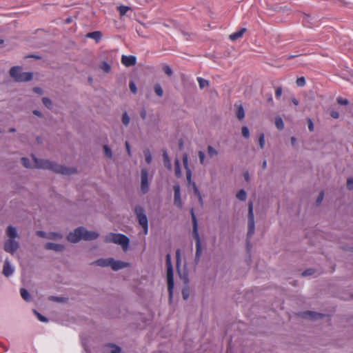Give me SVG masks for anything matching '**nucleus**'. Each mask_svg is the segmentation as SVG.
Masks as SVG:
<instances>
[{"label":"nucleus","instance_id":"1","mask_svg":"<svg viewBox=\"0 0 353 353\" xmlns=\"http://www.w3.org/2000/svg\"><path fill=\"white\" fill-rule=\"evenodd\" d=\"M99 234L93 231H88L84 227H79L76 228L73 232H71L67 236L68 241L75 243L81 240L92 241L97 239Z\"/></svg>","mask_w":353,"mask_h":353},{"label":"nucleus","instance_id":"2","mask_svg":"<svg viewBox=\"0 0 353 353\" xmlns=\"http://www.w3.org/2000/svg\"><path fill=\"white\" fill-rule=\"evenodd\" d=\"M104 241L107 243H113L122 247L123 251H127L129 246L130 239L122 234L109 233L104 237Z\"/></svg>","mask_w":353,"mask_h":353},{"label":"nucleus","instance_id":"3","mask_svg":"<svg viewBox=\"0 0 353 353\" xmlns=\"http://www.w3.org/2000/svg\"><path fill=\"white\" fill-rule=\"evenodd\" d=\"M165 262L167 266L166 271V277H167V284H168V292L169 294V299L170 301H172L173 297V290H174V274H173V267L171 261V256L170 254H168L165 256Z\"/></svg>","mask_w":353,"mask_h":353},{"label":"nucleus","instance_id":"4","mask_svg":"<svg viewBox=\"0 0 353 353\" xmlns=\"http://www.w3.org/2000/svg\"><path fill=\"white\" fill-rule=\"evenodd\" d=\"M255 231L254 216L253 212V202H248V232H247V247L250 248V239L252 237Z\"/></svg>","mask_w":353,"mask_h":353},{"label":"nucleus","instance_id":"5","mask_svg":"<svg viewBox=\"0 0 353 353\" xmlns=\"http://www.w3.org/2000/svg\"><path fill=\"white\" fill-rule=\"evenodd\" d=\"M10 75L17 82H27L30 81L33 78L32 72H23L20 66H14L10 68L9 71Z\"/></svg>","mask_w":353,"mask_h":353},{"label":"nucleus","instance_id":"6","mask_svg":"<svg viewBox=\"0 0 353 353\" xmlns=\"http://www.w3.org/2000/svg\"><path fill=\"white\" fill-rule=\"evenodd\" d=\"M191 217L192 221V234L193 236L196 241V252L195 256L197 257H201L202 255V249H201V238L198 232V223L196 217L194 214V209L192 208L190 210Z\"/></svg>","mask_w":353,"mask_h":353},{"label":"nucleus","instance_id":"7","mask_svg":"<svg viewBox=\"0 0 353 353\" xmlns=\"http://www.w3.org/2000/svg\"><path fill=\"white\" fill-rule=\"evenodd\" d=\"M134 212L137 216L139 224L142 227L143 230V233L147 234L148 232V221L145 215L144 208L141 205H137L134 208Z\"/></svg>","mask_w":353,"mask_h":353},{"label":"nucleus","instance_id":"8","mask_svg":"<svg viewBox=\"0 0 353 353\" xmlns=\"http://www.w3.org/2000/svg\"><path fill=\"white\" fill-rule=\"evenodd\" d=\"M49 170L56 174L63 175H72L77 173V170L74 167H67L63 165L59 164L54 161H51Z\"/></svg>","mask_w":353,"mask_h":353},{"label":"nucleus","instance_id":"9","mask_svg":"<svg viewBox=\"0 0 353 353\" xmlns=\"http://www.w3.org/2000/svg\"><path fill=\"white\" fill-rule=\"evenodd\" d=\"M141 191L146 194L149 191L148 170L147 168H142L141 170Z\"/></svg>","mask_w":353,"mask_h":353},{"label":"nucleus","instance_id":"10","mask_svg":"<svg viewBox=\"0 0 353 353\" xmlns=\"http://www.w3.org/2000/svg\"><path fill=\"white\" fill-rule=\"evenodd\" d=\"M19 248V243L15 239H7L3 245L4 250L11 254H14Z\"/></svg>","mask_w":353,"mask_h":353},{"label":"nucleus","instance_id":"11","mask_svg":"<svg viewBox=\"0 0 353 353\" xmlns=\"http://www.w3.org/2000/svg\"><path fill=\"white\" fill-rule=\"evenodd\" d=\"M34 165V168L48 170L52 161L48 159H37L34 155H32Z\"/></svg>","mask_w":353,"mask_h":353},{"label":"nucleus","instance_id":"12","mask_svg":"<svg viewBox=\"0 0 353 353\" xmlns=\"http://www.w3.org/2000/svg\"><path fill=\"white\" fill-rule=\"evenodd\" d=\"M174 190V204L179 208H182L183 203L181 198L180 185L176 184L173 187Z\"/></svg>","mask_w":353,"mask_h":353},{"label":"nucleus","instance_id":"13","mask_svg":"<svg viewBox=\"0 0 353 353\" xmlns=\"http://www.w3.org/2000/svg\"><path fill=\"white\" fill-rule=\"evenodd\" d=\"M110 267L112 270L118 271L119 270L123 269L125 268H128L130 266V263L124 262L119 260H114L113 258L110 260Z\"/></svg>","mask_w":353,"mask_h":353},{"label":"nucleus","instance_id":"14","mask_svg":"<svg viewBox=\"0 0 353 353\" xmlns=\"http://www.w3.org/2000/svg\"><path fill=\"white\" fill-rule=\"evenodd\" d=\"M44 248L47 250H53L57 252H62L65 250V248L63 244L49 242L45 244Z\"/></svg>","mask_w":353,"mask_h":353},{"label":"nucleus","instance_id":"15","mask_svg":"<svg viewBox=\"0 0 353 353\" xmlns=\"http://www.w3.org/2000/svg\"><path fill=\"white\" fill-rule=\"evenodd\" d=\"M121 61L125 67L133 66L137 63V58L132 55H122Z\"/></svg>","mask_w":353,"mask_h":353},{"label":"nucleus","instance_id":"16","mask_svg":"<svg viewBox=\"0 0 353 353\" xmlns=\"http://www.w3.org/2000/svg\"><path fill=\"white\" fill-rule=\"evenodd\" d=\"M13 272L14 268L12 267L9 260L6 259L3 263V268L2 271L3 274L5 276L8 277L11 276L13 274Z\"/></svg>","mask_w":353,"mask_h":353},{"label":"nucleus","instance_id":"17","mask_svg":"<svg viewBox=\"0 0 353 353\" xmlns=\"http://www.w3.org/2000/svg\"><path fill=\"white\" fill-rule=\"evenodd\" d=\"M6 234L8 237V239H15L19 237L17 229L12 225L8 226L6 230Z\"/></svg>","mask_w":353,"mask_h":353},{"label":"nucleus","instance_id":"18","mask_svg":"<svg viewBox=\"0 0 353 353\" xmlns=\"http://www.w3.org/2000/svg\"><path fill=\"white\" fill-rule=\"evenodd\" d=\"M111 259H112V258L99 259H97V261H94L92 264L96 265H98L100 267H103V268L108 267V266L110 267V264H111L110 260Z\"/></svg>","mask_w":353,"mask_h":353},{"label":"nucleus","instance_id":"19","mask_svg":"<svg viewBox=\"0 0 353 353\" xmlns=\"http://www.w3.org/2000/svg\"><path fill=\"white\" fill-rule=\"evenodd\" d=\"M85 37L92 39L96 41V43H99L102 38V33L100 31H94V32H88L85 35Z\"/></svg>","mask_w":353,"mask_h":353},{"label":"nucleus","instance_id":"20","mask_svg":"<svg viewBox=\"0 0 353 353\" xmlns=\"http://www.w3.org/2000/svg\"><path fill=\"white\" fill-rule=\"evenodd\" d=\"M245 32H246V28H242L239 30L231 34L229 37L230 39L232 41H235V40L241 38Z\"/></svg>","mask_w":353,"mask_h":353},{"label":"nucleus","instance_id":"21","mask_svg":"<svg viewBox=\"0 0 353 353\" xmlns=\"http://www.w3.org/2000/svg\"><path fill=\"white\" fill-rule=\"evenodd\" d=\"M236 108V117L239 120H242L245 117V112L243 105L240 104H235Z\"/></svg>","mask_w":353,"mask_h":353},{"label":"nucleus","instance_id":"22","mask_svg":"<svg viewBox=\"0 0 353 353\" xmlns=\"http://www.w3.org/2000/svg\"><path fill=\"white\" fill-rule=\"evenodd\" d=\"M163 164L165 168H167L169 170H172V164L170 159L168 157L167 152L165 150L163 152Z\"/></svg>","mask_w":353,"mask_h":353},{"label":"nucleus","instance_id":"23","mask_svg":"<svg viewBox=\"0 0 353 353\" xmlns=\"http://www.w3.org/2000/svg\"><path fill=\"white\" fill-rule=\"evenodd\" d=\"M63 234L59 232H48V239L59 241L63 239Z\"/></svg>","mask_w":353,"mask_h":353},{"label":"nucleus","instance_id":"24","mask_svg":"<svg viewBox=\"0 0 353 353\" xmlns=\"http://www.w3.org/2000/svg\"><path fill=\"white\" fill-rule=\"evenodd\" d=\"M174 173L176 177L179 178L181 176V170L180 167V161L178 159H175L174 161Z\"/></svg>","mask_w":353,"mask_h":353},{"label":"nucleus","instance_id":"25","mask_svg":"<svg viewBox=\"0 0 353 353\" xmlns=\"http://www.w3.org/2000/svg\"><path fill=\"white\" fill-rule=\"evenodd\" d=\"M207 152L210 158H213L219 154L218 151L212 145H208L207 147Z\"/></svg>","mask_w":353,"mask_h":353},{"label":"nucleus","instance_id":"26","mask_svg":"<svg viewBox=\"0 0 353 353\" xmlns=\"http://www.w3.org/2000/svg\"><path fill=\"white\" fill-rule=\"evenodd\" d=\"M304 316L316 319L318 318H321L323 316V314H319V313H316L314 312L307 311L304 313Z\"/></svg>","mask_w":353,"mask_h":353},{"label":"nucleus","instance_id":"27","mask_svg":"<svg viewBox=\"0 0 353 353\" xmlns=\"http://www.w3.org/2000/svg\"><path fill=\"white\" fill-rule=\"evenodd\" d=\"M48 300L54 301V302H57V303H66L68 301L67 298L55 296H49Z\"/></svg>","mask_w":353,"mask_h":353},{"label":"nucleus","instance_id":"28","mask_svg":"<svg viewBox=\"0 0 353 353\" xmlns=\"http://www.w3.org/2000/svg\"><path fill=\"white\" fill-rule=\"evenodd\" d=\"M197 81H198V83L199 85V88L201 90L209 85V81L206 79L201 78V77H198Z\"/></svg>","mask_w":353,"mask_h":353},{"label":"nucleus","instance_id":"29","mask_svg":"<svg viewBox=\"0 0 353 353\" xmlns=\"http://www.w3.org/2000/svg\"><path fill=\"white\" fill-rule=\"evenodd\" d=\"M275 125L277 128V129L281 130L284 128V123L283 121V119L280 117H277L275 119Z\"/></svg>","mask_w":353,"mask_h":353},{"label":"nucleus","instance_id":"30","mask_svg":"<svg viewBox=\"0 0 353 353\" xmlns=\"http://www.w3.org/2000/svg\"><path fill=\"white\" fill-rule=\"evenodd\" d=\"M236 198L241 201H245L247 198L246 192L244 190H240L236 194Z\"/></svg>","mask_w":353,"mask_h":353},{"label":"nucleus","instance_id":"31","mask_svg":"<svg viewBox=\"0 0 353 353\" xmlns=\"http://www.w3.org/2000/svg\"><path fill=\"white\" fill-rule=\"evenodd\" d=\"M154 90L158 97H161L163 96V90L160 84H159V83L155 84L154 86Z\"/></svg>","mask_w":353,"mask_h":353},{"label":"nucleus","instance_id":"32","mask_svg":"<svg viewBox=\"0 0 353 353\" xmlns=\"http://www.w3.org/2000/svg\"><path fill=\"white\" fill-rule=\"evenodd\" d=\"M190 294V288L188 285H185L182 290V296L184 300H187Z\"/></svg>","mask_w":353,"mask_h":353},{"label":"nucleus","instance_id":"33","mask_svg":"<svg viewBox=\"0 0 353 353\" xmlns=\"http://www.w3.org/2000/svg\"><path fill=\"white\" fill-rule=\"evenodd\" d=\"M20 294H21V297L26 301H30V294H29V292H28L27 290L24 289V288H21L20 290Z\"/></svg>","mask_w":353,"mask_h":353},{"label":"nucleus","instance_id":"34","mask_svg":"<svg viewBox=\"0 0 353 353\" xmlns=\"http://www.w3.org/2000/svg\"><path fill=\"white\" fill-rule=\"evenodd\" d=\"M100 68L106 73L110 72L111 70L110 65L105 61L101 63L100 65Z\"/></svg>","mask_w":353,"mask_h":353},{"label":"nucleus","instance_id":"35","mask_svg":"<svg viewBox=\"0 0 353 353\" xmlns=\"http://www.w3.org/2000/svg\"><path fill=\"white\" fill-rule=\"evenodd\" d=\"M21 163L26 168H34V165H32L30 160L26 157L21 158Z\"/></svg>","mask_w":353,"mask_h":353},{"label":"nucleus","instance_id":"36","mask_svg":"<svg viewBox=\"0 0 353 353\" xmlns=\"http://www.w3.org/2000/svg\"><path fill=\"white\" fill-rule=\"evenodd\" d=\"M144 156H145V162L148 164H150L152 162V155L149 150H144Z\"/></svg>","mask_w":353,"mask_h":353},{"label":"nucleus","instance_id":"37","mask_svg":"<svg viewBox=\"0 0 353 353\" xmlns=\"http://www.w3.org/2000/svg\"><path fill=\"white\" fill-rule=\"evenodd\" d=\"M42 102L43 105L49 109H51L52 107V101L48 97H43Z\"/></svg>","mask_w":353,"mask_h":353},{"label":"nucleus","instance_id":"38","mask_svg":"<svg viewBox=\"0 0 353 353\" xmlns=\"http://www.w3.org/2000/svg\"><path fill=\"white\" fill-rule=\"evenodd\" d=\"M130 117L128 116V114H127V112H125L124 113H123L122 123H123V125H125V126L128 125V124L130 123Z\"/></svg>","mask_w":353,"mask_h":353},{"label":"nucleus","instance_id":"39","mask_svg":"<svg viewBox=\"0 0 353 353\" xmlns=\"http://www.w3.org/2000/svg\"><path fill=\"white\" fill-rule=\"evenodd\" d=\"M103 150H104V153H105V155L106 157L109 158V159H112V150L111 149L106 145H105L103 146Z\"/></svg>","mask_w":353,"mask_h":353},{"label":"nucleus","instance_id":"40","mask_svg":"<svg viewBox=\"0 0 353 353\" xmlns=\"http://www.w3.org/2000/svg\"><path fill=\"white\" fill-rule=\"evenodd\" d=\"M163 71L169 77L173 74L172 70L168 65H164L162 68Z\"/></svg>","mask_w":353,"mask_h":353},{"label":"nucleus","instance_id":"41","mask_svg":"<svg viewBox=\"0 0 353 353\" xmlns=\"http://www.w3.org/2000/svg\"><path fill=\"white\" fill-rule=\"evenodd\" d=\"M241 134L243 137L245 139H248L250 137V131L248 127L243 126L241 128Z\"/></svg>","mask_w":353,"mask_h":353},{"label":"nucleus","instance_id":"42","mask_svg":"<svg viewBox=\"0 0 353 353\" xmlns=\"http://www.w3.org/2000/svg\"><path fill=\"white\" fill-rule=\"evenodd\" d=\"M130 10V7L125 6H121L119 7V11L121 16H123L125 14V13Z\"/></svg>","mask_w":353,"mask_h":353},{"label":"nucleus","instance_id":"43","mask_svg":"<svg viewBox=\"0 0 353 353\" xmlns=\"http://www.w3.org/2000/svg\"><path fill=\"white\" fill-rule=\"evenodd\" d=\"M183 163L185 170H190L188 166V156L187 154L183 155Z\"/></svg>","mask_w":353,"mask_h":353},{"label":"nucleus","instance_id":"44","mask_svg":"<svg viewBox=\"0 0 353 353\" xmlns=\"http://www.w3.org/2000/svg\"><path fill=\"white\" fill-rule=\"evenodd\" d=\"M296 83L299 87H303L305 85V79L303 77L297 78Z\"/></svg>","mask_w":353,"mask_h":353},{"label":"nucleus","instance_id":"45","mask_svg":"<svg viewBox=\"0 0 353 353\" xmlns=\"http://www.w3.org/2000/svg\"><path fill=\"white\" fill-rule=\"evenodd\" d=\"M346 187L348 190H353V178H347Z\"/></svg>","mask_w":353,"mask_h":353},{"label":"nucleus","instance_id":"46","mask_svg":"<svg viewBox=\"0 0 353 353\" xmlns=\"http://www.w3.org/2000/svg\"><path fill=\"white\" fill-rule=\"evenodd\" d=\"M259 146L261 149H263L264 148V145H265V136L263 133H261L260 135H259Z\"/></svg>","mask_w":353,"mask_h":353},{"label":"nucleus","instance_id":"47","mask_svg":"<svg viewBox=\"0 0 353 353\" xmlns=\"http://www.w3.org/2000/svg\"><path fill=\"white\" fill-rule=\"evenodd\" d=\"M336 101L339 105H346L349 104V101L347 99H343L341 97H338L336 99Z\"/></svg>","mask_w":353,"mask_h":353},{"label":"nucleus","instance_id":"48","mask_svg":"<svg viewBox=\"0 0 353 353\" xmlns=\"http://www.w3.org/2000/svg\"><path fill=\"white\" fill-rule=\"evenodd\" d=\"M34 314L37 315L38 319L42 322H48V319L41 315L40 313L37 312L36 310H34Z\"/></svg>","mask_w":353,"mask_h":353},{"label":"nucleus","instance_id":"49","mask_svg":"<svg viewBox=\"0 0 353 353\" xmlns=\"http://www.w3.org/2000/svg\"><path fill=\"white\" fill-rule=\"evenodd\" d=\"M198 156L199 158L200 163L203 165L204 163V161H205V155L204 152L202 151H199Z\"/></svg>","mask_w":353,"mask_h":353},{"label":"nucleus","instance_id":"50","mask_svg":"<svg viewBox=\"0 0 353 353\" xmlns=\"http://www.w3.org/2000/svg\"><path fill=\"white\" fill-rule=\"evenodd\" d=\"M36 234L37 236H39V237H41V238H43V239H48V233H46V232L44 231H41V230H39V231H37L36 232Z\"/></svg>","mask_w":353,"mask_h":353},{"label":"nucleus","instance_id":"51","mask_svg":"<svg viewBox=\"0 0 353 353\" xmlns=\"http://www.w3.org/2000/svg\"><path fill=\"white\" fill-rule=\"evenodd\" d=\"M186 179H187V181L189 184H192V172L190 170H186Z\"/></svg>","mask_w":353,"mask_h":353},{"label":"nucleus","instance_id":"52","mask_svg":"<svg viewBox=\"0 0 353 353\" xmlns=\"http://www.w3.org/2000/svg\"><path fill=\"white\" fill-rule=\"evenodd\" d=\"M314 273V270L313 269H307L302 272V276H311Z\"/></svg>","mask_w":353,"mask_h":353},{"label":"nucleus","instance_id":"53","mask_svg":"<svg viewBox=\"0 0 353 353\" xmlns=\"http://www.w3.org/2000/svg\"><path fill=\"white\" fill-rule=\"evenodd\" d=\"M129 87L132 93H134V94L137 93V86L133 81L130 82Z\"/></svg>","mask_w":353,"mask_h":353},{"label":"nucleus","instance_id":"54","mask_svg":"<svg viewBox=\"0 0 353 353\" xmlns=\"http://www.w3.org/2000/svg\"><path fill=\"white\" fill-rule=\"evenodd\" d=\"M323 198H324V192H321L320 194H319L318 197H317V199H316V204L317 205H319L321 203V202L323 201Z\"/></svg>","mask_w":353,"mask_h":353},{"label":"nucleus","instance_id":"55","mask_svg":"<svg viewBox=\"0 0 353 353\" xmlns=\"http://www.w3.org/2000/svg\"><path fill=\"white\" fill-rule=\"evenodd\" d=\"M192 188H193L194 193L196 196L201 194L194 182L192 183Z\"/></svg>","mask_w":353,"mask_h":353},{"label":"nucleus","instance_id":"56","mask_svg":"<svg viewBox=\"0 0 353 353\" xmlns=\"http://www.w3.org/2000/svg\"><path fill=\"white\" fill-rule=\"evenodd\" d=\"M180 256H181V252H180V250H176V265H177V267H179V266L180 263H181V259H180Z\"/></svg>","mask_w":353,"mask_h":353},{"label":"nucleus","instance_id":"57","mask_svg":"<svg viewBox=\"0 0 353 353\" xmlns=\"http://www.w3.org/2000/svg\"><path fill=\"white\" fill-rule=\"evenodd\" d=\"M282 94V88L281 87H278L275 92V95L276 98H280Z\"/></svg>","mask_w":353,"mask_h":353},{"label":"nucleus","instance_id":"58","mask_svg":"<svg viewBox=\"0 0 353 353\" xmlns=\"http://www.w3.org/2000/svg\"><path fill=\"white\" fill-rule=\"evenodd\" d=\"M307 123H308V130L310 132L314 131V124H313V122H312V119H307Z\"/></svg>","mask_w":353,"mask_h":353},{"label":"nucleus","instance_id":"59","mask_svg":"<svg viewBox=\"0 0 353 353\" xmlns=\"http://www.w3.org/2000/svg\"><path fill=\"white\" fill-rule=\"evenodd\" d=\"M33 91L35 93H37L38 94H40V95H41L43 93V89L39 88V87H34V88H33Z\"/></svg>","mask_w":353,"mask_h":353},{"label":"nucleus","instance_id":"60","mask_svg":"<svg viewBox=\"0 0 353 353\" xmlns=\"http://www.w3.org/2000/svg\"><path fill=\"white\" fill-rule=\"evenodd\" d=\"M330 116L334 119H338L339 117V113L336 111L332 110L330 112Z\"/></svg>","mask_w":353,"mask_h":353},{"label":"nucleus","instance_id":"61","mask_svg":"<svg viewBox=\"0 0 353 353\" xmlns=\"http://www.w3.org/2000/svg\"><path fill=\"white\" fill-rule=\"evenodd\" d=\"M140 115H141V117L142 118V119H145L146 116H147V112H146V110L145 108H143L141 110Z\"/></svg>","mask_w":353,"mask_h":353},{"label":"nucleus","instance_id":"62","mask_svg":"<svg viewBox=\"0 0 353 353\" xmlns=\"http://www.w3.org/2000/svg\"><path fill=\"white\" fill-rule=\"evenodd\" d=\"M125 148H126L128 156L131 157V150H130V143L128 141H125Z\"/></svg>","mask_w":353,"mask_h":353},{"label":"nucleus","instance_id":"63","mask_svg":"<svg viewBox=\"0 0 353 353\" xmlns=\"http://www.w3.org/2000/svg\"><path fill=\"white\" fill-rule=\"evenodd\" d=\"M33 114L39 117H43V114H41V112L37 110H33Z\"/></svg>","mask_w":353,"mask_h":353},{"label":"nucleus","instance_id":"64","mask_svg":"<svg viewBox=\"0 0 353 353\" xmlns=\"http://www.w3.org/2000/svg\"><path fill=\"white\" fill-rule=\"evenodd\" d=\"M292 102L295 105H299V101H298L296 98H294V97L292 98Z\"/></svg>","mask_w":353,"mask_h":353}]
</instances>
